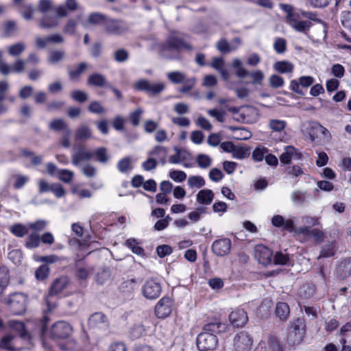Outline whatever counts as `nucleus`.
I'll list each match as a JSON object with an SVG mask.
<instances>
[{"label":"nucleus","instance_id":"obj_53","mask_svg":"<svg viewBox=\"0 0 351 351\" xmlns=\"http://www.w3.org/2000/svg\"><path fill=\"white\" fill-rule=\"evenodd\" d=\"M274 49L277 53H283L287 49V41L282 38H277L274 43Z\"/></svg>","mask_w":351,"mask_h":351},{"label":"nucleus","instance_id":"obj_49","mask_svg":"<svg viewBox=\"0 0 351 351\" xmlns=\"http://www.w3.org/2000/svg\"><path fill=\"white\" fill-rule=\"evenodd\" d=\"M60 180L64 183H70L73 179L74 173L69 169H60L58 174Z\"/></svg>","mask_w":351,"mask_h":351},{"label":"nucleus","instance_id":"obj_6","mask_svg":"<svg viewBox=\"0 0 351 351\" xmlns=\"http://www.w3.org/2000/svg\"><path fill=\"white\" fill-rule=\"evenodd\" d=\"M165 87V86L162 82H151L147 80H140L134 84V88L136 90L145 91L153 95L161 93Z\"/></svg>","mask_w":351,"mask_h":351},{"label":"nucleus","instance_id":"obj_45","mask_svg":"<svg viewBox=\"0 0 351 351\" xmlns=\"http://www.w3.org/2000/svg\"><path fill=\"white\" fill-rule=\"evenodd\" d=\"M287 125V123L284 120L280 119H271L269 121V127L273 131L276 132H280L284 130Z\"/></svg>","mask_w":351,"mask_h":351},{"label":"nucleus","instance_id":"obj_55","mask_svg":"<svg viewBox=\"0 0 351 351\" xmlns=\"http://www.w3.org/2000/svg\"><path fill=\"white\" fill-rule=\"evenodd\" d=\"M289 262V257L287 254L282 252H277L273 255V263L275 265H287Z\"/></svg>","mask_w":351,"mask_h":351},{"label":"nucleus","instance_id":"obj_60","mask_svg":"<svg viewBox=\"0 0 351 351\" xmlns=\"http://www.w3.org/2000/svg\"><path fill=\"white\" fill-rule=\"evenodd\" d=\"M169 178L176 182H182L186 178V174L183 171L172 170L169 172Z\"/></svg>","mask_w":351,"mask_h":351},{"label":"nucleus","instance_id":"obj_25","mask_svg":"<svg viewBox=\"0 0 351 351\" xmlns=\"http://www.w3.org/2000/svg\"><path fill=\"white\" fill-rule=\"evenodd\" d=\"M190 154L184 149H176V153L169 157V162L171 164H180L188 160Z\"/></svg>","mask_w":351,"mask_h":351},{"label":"nucleus","instance_id":"obj_37","mask_svg":"<svg viewBox=\"0 0 351 351\" xmlns=\"http://www.w3.org/2000/svg\"><path fill=\"white\" fill-rule=\"evenodd\" d=\"M40 237L36 232L30 234L25 241V246L28 249L38 247L40 245Z\"/></svg>","mask_w":351,"mask_h":351},{"label":"nucleus","instance_id":"obj_61","mask_svg":"<svg viewBox=\"0 0 351 351\" xmlns=\"http://www.w3.org/2000/svg\"><path fill=\"white\" fill-rule=\"evenodd\" d=\"M143 113V110L141 108H138L130 114V120L134 126L139 125Z\"/></svg>","mask_w":351,"mask_h":351},{"label":"nucleus","instance_id":"obj_17","mask_svg":"<svg viewBox=\"0 0 351 351\" xmlns=\"http://www.w3.org/2000/svg\"><path fill=\"white\" fill-rule=\"evenodd\" d=\"M229 319L232 324L237 327L243 326L248 321L247 313L243 308H237L232 311Z\"/></svg>","mask_w":351,"mask_h":351},{"label":"nucleus","instance_id":"obj_20","mask_svg":"<svg viewBox=\"0 0 351 351\" xmlns=\"http://www.w3.org/2000/svg\"><path fill=\"white\" fill-rule=\"evenodd\" d=\"M108 324L106 316L101 312L93 313L88 319V324L92 328L106 327Z\"/></svg>","mask_w":351,"mask_h":351},{"label":"nucleus","instance_id":"obj_26","mask_svg":"<svg viewBox=\"0 0 351 351\" xmlns=\"http://www.w3.org/2000/svg\"><path fill=\"white\" fill-rule=\"evenodd\" d=\"M59 20L58 16L45 15L40 21V27L43 29H53L58 27Z\"/></svg>","mask_w":351,"mask_h":351},{"label":"nucleus","instance_id":"obj_29","mask_svg":"<svg viewBox=\"0 0 351 351\" xmlns=\"http://www.w3.org/2000/svg\"><path fill=\"white\" fill-rule=\"evenodd\" d=\"M232 67L235 70V75L244 78L248 75V71L243 67L242 61L239 58H234L232 60Z\"/></svg>","mask_w":351,"mask_h":351},{"label":"nucleus","instance_id":"obj_59","mask_svg":"<svg viewBox=\"0 0 351 351\" xmlns=\"http://www.w3.org/2000/svg\"><path fill=\"white\" fill-rule=\"evenodd\" d=\"M269 85L274 88L282 87L285 84L283 78L278 75H271L269 78Z\"/></svg>","mask_w":351,"mask_h":351},{"label":"nucleus","instance_id":"obj_4","mask_svg":"<svg viewBox=\"0 0 351 351\" xmlns=\"http://www.w3.org/2000/svg\"><path fill=\"white\" fill-rule=\"evenodd\" d=\"M7 303L14 314L23 313L26 308L27 297L21 293H16L9 296Z\"/></svg>","mask_w":351,"mask_h":351},{"label":"nucleus","instance_id":"obj_8","mask_svg":"<svg viewBox=\"0 0 351 351\" xmlns=\"http://www.w3.org/2000/svg\"><path fill=\"white\" fill-rule=\"evenodd\" d=\"M252 346V339L245 331L237 334L234 338V351H250Z\"/></svg>","mask_w":351,"mask_h":351},{"label":"nucleus","instance_id":"obj_62","mask_svg":"<svg viewBox=\"0 0 351 351\" xmlns=\"http://www.w3.org/2000/svg\"><path fill=\"white\" fill-rule=\"evenodd\" d=\"M82 173L87 178L95 177L97 174V169L91 164L87 163L81 167Z\"/></svg>","mask_w":351,"mask_h":351},{"label":"nucleus","instance_id":"obj_51","mask_svg":"<svg viewBox=\"0 0 351 351\" xmlns=\"http://www.w3.org/2000/svg\"><path fill=\"white\" fill-rule=\"evenodd\" d=\"M117 169L121 173H126L132 169L131 160L130 157H125L120 160L117 163Z\"/></svg>","mask_w":351,"mask_h":351},{"label":"nucleus","instance_id":"obj_57","mask_svg":"<svg viewBox=\"0 0 351 351\" xmlns=\"http://www.w3.org/2000/svg\"><path fill=\"white\" fill-rule=\"evenodd\" d=\"M292 202L295 204H300L306 201V193L300 191H293L291 195Z\"/></svg>","mask_w":351,"mask_h":351},{"label":"nucleus","instance_id":"obj_38","mask_svg":"<svg viewBox=\"0 0 351 351\" xmlns=\"http://www.w3.org/2000/svg\"><path fill=\"white\" fill-rule=\"evenodd\" d=\"M87 82L90 85L101 87L105 86L106 80L101 74L95 73L88 77Z\"/></svg>","mask_w":351,"mask_h":351},{"label":"nucleus","instance_id":"obj_52","mask_svg":"<svg viewBox=\"0 0 351 351\" xmlns=\"http://www.w3.org/2000/svg\"><path fill=\"white\" fill-rule=\"evenodd\" d=\"M136 280L134 278L124 281L121 285V289L123 292H133L136 288Z\"/></svg>","mask_w":351,"mask_h":351},{"label":"nucleus","instance_id":"obj_39","mask_svg":"<svg viewBox=\"0 0 351 351\" xmlns=\"http://www.w3.org/2000/svg\"><path fill=\"white\" fill-rule=\"evenodd\" d=\"M168 80L173 84H181L186 78V75L180 71H174L167 74Z\"/></svg>","mask_w":351,"mask_h":351},{"label":"nucleus","instance_id":"obj_2","mask_svg":"<svg viewBox=\"0 0 351 351\" xmlns=\"http://www.w3.org/2000/svg\"><path fill=\"white\" fill-rule=\"evenodd\" d=\"M182 49H189L191 47L182 40L179 35H172L167 43L162 47L161 52L164 57L167 58H176L178 53Z\"/></svg>","mask_w":351,"mask_h":351},{"label":"nucleus","instance_id":"obj_33","mask_svg":"<svg viewBox=\"0 0 351 351\" xmlns=\"http://www.w3.org/2000/svg\"><path fill=\"white\" fill-rule=\"evenodd\" d=\"M10 281L9 270L7 267L0 265V294L8 286Z\"/></svg>","mask_w":351,"mask_h":351},{"label":"nucleus","instance_id":"obj_10","mask_svg":"<svg viewBox=\"0 0 351 351\" xmlns=\"http://www.w3.org/2000/svg\"><path fill=\"white\" fill-rule=\"evenodd\" d=\"M329 237L331 239V241H328V243L326 245H324L320 251L319 256H318V258H320L322 257H330L335 255L337 249L335 247L336 241L339 237V230H334L330 231L328 233Z\"/></svg>","mask_w":351,"mask_h":351},{"label":"nucleus","instance_id":"obj_58","mask_svg":"<svg viewBox=\"0 0 351 351\" xmlns=\"http://www.w3.org/2000/svg\"><path fill=\"white\" fill-rule=\"evenodd\" d=\"M48 222L45 220L40 219L35 222L28 223L29 229H32L35 232L43 230L47 226Z\"/></svg>","mask_w":351,"mask_h":351},{"label":"nucleus","instance_id":"obj_7","mask_svg":"<svg viewBox=\"0 0 351 351\" xmlns=\"http://www.w3.org/2000/svg\"><path fill=\"white\" fill-rule=\"evenodd\" d=\"M72 332L71 325L63 321L57 322L50 330V337L53 339H64L69 337Z\"/></svg>","mask_w":351,"mask_h":351},{"label":"nucleus","instance_id":"obj_15","mask_svg":"<svg viewBox=\"0 0 351 351\" xmlns=\"http://www.w3.org/2000/svg\"><path fill=\"white\" fill-rule=\"evenodd\" d=\"M296 221V217H291L285 219L280 215H275L271 219V223L276 228H281L289 232L293 228V222Z\"/></svg>","mask_w":351,"mask_h":351},{"label":"nucleus","instance_id":"obj_28","mask_svg":"<svg viewBox=\"0 0 351 351\" xmlns=\"http://www.w3.org/2000/svg\"><path fill=\"white\" fill-rule=\"evenodd\" d=\"M68 279L66 277H60L56 280L50 289V294L56 295L62 291L67 285Z\"/></svg>","mask_w":351,"mask_h":351},{"label":"nucleus","instance_id":"obj_42","mask_svg":"<svg viewBox=\"0 0 351 351\" xmlns=\"http://www.w3.org/2000/svg\"><path fill=\"white\" fill-rule=\"evenodd\" d=\"M250 154L249 149L243 146L235 145L232 156L234 158L241 160L247 157Z\"/></svg>","mask_w":351,"mask_h":351},{"label":"nucleus","instance_id":"obj_30","mask_svg":"<svg viewBox=\"0 0 351 351\" xmlns=\"http://www.w3.org/2000/svg\"><path fill=\"white\" fill-rule=\"evenodd\" d=\"M49 128L54 131L62 130L68 134H70L71 133L65 121L62 119H57L51 121L49 124Z\"/></svg>","mask_w":351,"mask_h":351},{"label":"nucleus","instance_id":"obj_64","mask_svg":"<svg viewBox=\"0 0 351 351\" xmlns=\"http://www.w3.org/2000/svg\"><path fill=\"white\" fill-rule=\"evenodd\" d=\"M269 351H282V348L276 337H271L268 340Z\"/></svg>","mask_w":351,"mask_h":351},{"label":"nucleus","instance_id":"obj_24","mask_svg":"<svg viewBox=\"0 0 351 351\" xmlns=\"http://www.w3.org/2000/svg\"><path fill=\"white\" fill-rule=\"evenodd\" d=\"M148 154L149 156L154 158L156 160V162L159 161L162 164H165L166 162L165 158L167 156V149L162 146H155L149 152Z\"/></svg>","mask_w":351,"mask_h":351},{"label":"nucleus","instance_id":"obj_21","mask_svg":"<svg viewBox=\"0 0 351 351\" xmlns=\"http://www.w3.org/2000/svg\"><path fill=\"white\" fill-rule=\"evenodd\" d=\"M298 14L295 16L293 19H291L287 23L293 28L295 31L299 32H304L306 30H308L311 23L309 21H300L298 19Z\"/></svg>","mask_w":351,"mask_h":351},{"label":"nucleus","instance_id":"obj_19","mask_svg":"<svg viewBox=\"0 0 351 351\" xmlns=\"http://www.w3.org/2000/svg\"><path fill=\"white\" fill-rule=\"evenodd\" d=\"M302 158V154L300 153L293 146H286L284 148L283 153L280 156V161L283 164H289L291 161L292 158L295 160L300 159Z\"/></svg>","mask_w":351,"mask_h":351},{"label":"nucleus","instance_id":"obj_32","mask_svg":"<svg viewBox=\"0 0 351 351\" xmlns=\"http://www.w3.org/2000/svg\"><path fill=\"white\" fill-rule=\"evenodd\" d=\"M276 313L278 317L282 319L285 320L288 318L290 313L289 305L285 302H278L276 304Z\"/></svg>","mask_w":351,"mask_h":351},{"label":"nucleus","instance_id":"obj_11","mask_svg":"<svg viewBox=\"0 0 351 351\" xmlns=\"http://www.w3.org/2000/svg\"><path fill=\"white\" fill-rule=\"evenodd\" d=\"M171 312L172 301L169 297L162 298L155 306V314L158 318H165L168 317Z\"/></svg>","mask_w":351,"mask_h":351},{"label":"nucleus","instance_id":"obj_34","mask_svg":"<svg viewBox=\"0 0 351 351\" xmlns=\"http://www.w3.org/2000/svg\"><path fill=\"white\" fill-rule=\"evenodd\" d=\"M93 154V156H95L96 160L100 163H106L110 159V156L108 154L107 149L104 147L96 149Z\"/></svg>","mask_w":351,"mask_h":351},{"label":"nucleus","instance_id":"obj_41","mask_svg":"<svg viewBox=\"0 0 351 351\" xmlns=\"http://www.w3.org/2000/svg\"><path fill=\"white\" fill-rule=\"evenodd\" d=\"M25 50V45L17 43L8 47V52L12 57H19Z\"/></svg>","mask_w":351,"mask_h":351},{"label":"nucleus","instance_id":"obj_54","mask_svg":"<svg viewBox=\"0 0 351 351\" xmlns=\"http://www.w3.org/2000/svg\"><path fill=\"white\" fill-rule=\"evenodd\" d=\"M87 68V64L84 62L80 63L76 68L69 71V77L74 80L77 78Z\"/></svg>","mask_w":351,"mask_h":351},{"label":"nucleus","instance_id":"obj_5","mask_svg":"<svg viewBox=\"0 0 351 351\" xmlns=\"http://www.w3.org/2000/svg\"><path fill=\"white\" fill-rule=\"evenodd\" d=\"M304 335V325L302 321L298 320L297 323L289 330L287 342L291 346L298 345L302 341Z\"/></svg>","mask_w":351,"mask_h":351},{"label":"nucleus","instance_id":"obj_22","mask_svg":"<svg viewBox=\"0 0 351 351\" xmlns=\"http://www.w3.org/2000/svg\"><path fill=\"white\" fill-rule=\"evenodd\" d=\"M214 199V193L210 189H202L200 190L197 195V202L203 205H209Z\"/></svg>","mask_w":351,"mask_h":351},{"label":"nucleus","instance_id":"obj_9","mask_svg":"<svg viewBox=\"0 0 351 351\" xmlns=\"http://www.w3.org/2000/svg\"><path fill=\"white\" fill-rule=\"evenodd\" d=\"M254 257L263 265L267 266L273 263V252L267 247L260 244L256 245L254 250Z\"/></svg>","mask_w":351,"mask_h":351},{"label":"nucleus","instance_id":"obj_18","mask_svg":"<svg viewBox=\"0 0 351 351\" xmlns=\"http://www.w3.org/2000/svg\"><path fill=\"white\" fill-rule=\"evenodd\" d=\"M241 115L244 122L250 124L256 123L259 118L258 110L256 108L250 106L242 108Z\"/></svg>","mask_w":351,"mask_h":351},{"label":"nucleus","instance_id":"obj_43","mask_svg":"<svg viewBox=\"0 0 351 351\" xmlns=\"http://www.w3.org/2000/svg\"><path fill=\"white\" fill-rule=\"evenodd\" d=\"M76 140H86L91 137V131L86 125H82L77 129L75 134Z\"/></svg>","mask_w":351,"mask_h":351},{"label":"nucleus","instance_id":"obj_31","mask_svg":"<svg viewBox=\"0 0 351 351\" xmlns=\"http://www.w3.org/2000/svg\"><path fill=\"white\" fill-rule=\"evenodd\" d=\"M9 230L15 237H23L28 234L29 227L21 223H15Z\"/></svg>","mask_w":351,"mask_h":351},{"label":"nucleus","instance_id":"obj_47","mask_svg":"<svg viewBox=\"0 0 351 351\" xmlns=\"http://www.w3.org/2000/svg\"><path fill=\"white\" fill-rule=\"evenodd\" d=\"M64 52L62 50H53L49 52L48 61L51 64H56L64 58Z\"/></svg>","mask_w":351,"mask_h":351},{"label":"nucleus","instance_id":"obj_1","mask_svg":"<svg viewBox=\"0 0 351 351\" xmlns=\"http://www.w3.org/2000/svg\"><path fill=\"white\" fill-rule=\"evenodd\" d=\"M227 330V325L221 322H211L205 324L203 331L196 339L197 349L199 351H213L217 346L218 338L215 334L223 332Z\"/></svg>","mask_w":351,"mask_h":351},{"label":"nucleus","instance_id":"obj_46","mask_svg":"<svg viewBox=\"0 0 351 351\" xmlns=\"http://www.w3.org/2000/svg\"><path fill=\"white\" fill-rule=\"evenodd\" d=\"M196 162L199 167L206 169L211 165L212 159L206 154H200L197 156Z\"/></svg>","mask_w":351,"mask_h":351},{"label":"nucleus","instance_id":"obj_23","mask_svg":"<svg viewBox=\"0 0 351 351\" xmlns=\"http://www.w3.org/2000/svg\"><path fill=\"white\" fill-rule=\"evenodd\" d=\"M274 69L277 72L282 74L292 73L294 69V65L289 61L282 60L274 63Z\"/></svg>","mask_w":351,"mask_h":351},{"label":"nucleus","instance_id":"obj_36","mask_svg":"<svg viewBox=\"0 0 351 351\" xmlns=\"http://www.w3.org/2000/svg\"><path fill=\"white\" fill-rule=\"evenodd\" d=\"M187 184L191 189H200L205 186L206 182L202 176H191L187 180Z\"/></svg>","mask_w":351,"mask_h":351},{"label":"nucleus","instance_id":"obj_13","mask_svg":"<svg viewBox=\"0 0 351 351\" xmlns=\"http://www.w3.org/2000/svg\"><path fill=\"white\" fill-rule=\"evenodd\" d=\"M320 124L316 121H306L302 123L301 130L311 141L313 142L319 134Z\"/></svg>","mask_w":351,"mask_h":351},{"label":"nucleus","instance_id":"obj_50","mask_svg":"<svg viewBox=\"0 0 351 351\" xmlns=\"http://www.w3.org/2000/svg\"><path fill=\"white\" fill-rule=\"evenodd\" d=\"M247 76L252 78V83L254 85H261L265 77L263 72L261 70H256L250 73L248 72Z\"/></svg>","mask_w":351,"mask_h":351},{"label":"nucleus","instance_id":"obj_56","mask_svg":"<svg viewBox=\"0 0 351 351\" xmlns=\"http://www.w3.org/2000/svg\"><path fill=\"white\" fill-rule=\"evenodd\" d=\"M49 267L47 265H42L40 266L35 272V276L38 280H45L49 275Z\"/></svg>","mask_w":351,"mask_h":351},{"label":"nucleus","instance_id":"obj_44","mask_svg":"<svg viewBox=\"0 0 351 351\" xmlns=\"http://www.w3.org/2000/svg\"><path fill=\"white\" fill-rule=\"evenodd\" d=\"M289 232L293 233L295 237H300L301 235L304 237H309L311 235V230L308 226L296 227L295 222H293V228Z\"/></svg>","mask_w":351,"mask_h":351},{"label":"nucleus","instance_id":"obj_12","mask_svg":"<svg viewBox=\"0 0 351 351\" xmlns=\"http://www.w3.org/2000/svg\"><path fill=\"white\" fill-rule=\"evenodd\" d=\"M105 28L109 34L119 35L127 31L128 27L123 21L109 19L105 21Z\"/></svg>","mask_w":351,"mask_h":351},{"label":"nucleus","instance_id":"obj_16","mask_svg":"<svg viewBox=\"0 0 351 351\" xmlns=\"http://www.w3.org/2000/svg\"><path fill=\"white\" fill-rule=\"evenodd\" d=\"M93 156V154L91 151L86 149L83 146H80L71 156L72 164L75 167H79L82 162L89 160Z\"/></svg>","mask_w":351,"mask_h":351},{"label":"nucleus","instance_id":"obj_63","mask_svg":"<svg viewBox=\"0 0 351 351\" xmlns=\"http://www.w3.org/2000/svg\"><path fill=\"white\" fill-rule=\"evenodd\" d=\"M217 49L221 53H229L235 51V47H232L226 40H221L217 44Z\"/></svg>","mask_w":351,"mask_h":351},{"label":"nucleus","instance_id":"obj_35","mask_svg":"<svg viewBox=\"0 0 351 351\" xmlns=\"http://www.w3.org/2000/svg\"><path fill=\"white\" fill-rule=\"evenodd\" d=\"M229 129L234 132L233 138L237 140H247L252 137V133L245 128L230 126Z\"/></svg>","mask_w":351,"mask_h":351},{"label":"nucleus","instance_id":"obj_3","mask_svg":"<svg viewBox=\"0 0 351 351\" xmlns=\"http://www.w3.org/2000/svg\"><path fill=\"white\" fill-rule=\"evenodd\" d=\"M161 291L160 281L154 278L147 279L142 287L143 295L148 300H156L160 295Z\"/></svg>","mask_w":351,"mask_h":351},{"label":"nucleus","instance_id":"obj_40","mask_svg":"<svg viewBox=\"0 0 351 351\" xmlns=\"http://www.w3.org/2000/svg\"><path fill=\"white\" fill-rule=\"evenodd\" d=\"M125 245L130 248L134 254L139 256L144 255V250L139 245L138 242L134 239H128L125 241Z\"/></svg>","mask_w":351,"mask_h":351},{"label":"nucleus","instance_id":"obj_48","mask_svg":"<svg viewBox=\"0 0 351 351\" xmlns=\"http://www.w3.org/2000/svg\"><path fill=\"white\" fill-rule=\"evenodd\" d=\"M106 20L107 19H105L104 15L99 13H93L89 16L88 22L86 23L84 25L88 27L89 23L93 25H99L104 23L105 25V21H106Z\"/></svg>","mask_w":351,"mask_h":351},{"label":"nucleus","instance_id":"obj_27","mask_svg":"<svg viewBox=\"0 0 351 351\" xmlns=\"http://www.w3.org/2000/svg\"><path fill=\"white\" fill-rule=\"evenodd\" d=\"M26 62L21 59H16L12 65L8 64V71L1 73L3 75H8L12 73H21L25 71Z\"/></svg>","mask_w":351,"mask_h":351},{"label":"nucleus","instance_id":"obj_14","mask_svg":"<svg viewBox=\"0 0 351 351\" xmlns=\"http://www.w3.org/2000/svg\"><path fill=\"white\" fill-rule=\"evenodd\" d=\"M231 249V241L228 239L216 240L212 245V250L219 256H223L229 254Z\"/></svg>","mask_w":351,"mask_h":351}]
</instances>
